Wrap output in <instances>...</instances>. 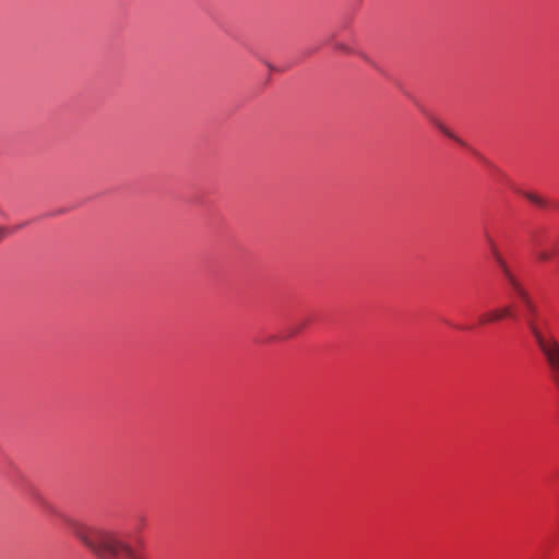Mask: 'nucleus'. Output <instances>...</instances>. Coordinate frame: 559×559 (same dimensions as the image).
<instances>
[{
    "mask_svg": "<svg viewBox=\"0 0 559 559\" xmlns=\"http://www.w3.org/2000/svg\"><path fill=\"white\" fill-rule=\"evenodd\" d=\"M522 194H523V195H524V197H525L530 202H532L533 204H535V205H537V206H542V207H543V206H545V205H546L545 200H544L542 197H539V195H537V194H535V193H533V192H523Z\"/></svg>",
    "mask_w": 559,
    "mask_h": 559,
    "instance_id": "obj_5",
    "label": "nucleus"
},
{
    "mask_svg": "<svg viewBox=\"0 0 559 559\" xmlns=\"http://www.w3.org/2000/svg\"><path fill=\"white\" fill-rule=\"evenodd\" d=\"M488 243H489L492 257H493L496 263L498 264V266L500 267L503 277L506 278V281L508 282V284L510 286L514 285V283H516L519 281V278L510 270L509 265L507 264L506 260L503 259V257L497 249V246L495 245V242L492 241L491 238H488Z\"/></svg>",
    "mask_w": 559,
    "mask_h": 559,
    "instance_id": "obj_2",
    "label": "nucleus"
},
{
    "mask_svg": "<svg viewBox=\"0 0 559 559\" xmlns=\"http://www.w3.org/2000/svg\"><path fill=\"white\" fill-rule=\"evenodd\" d=\"M340 49L346 50L344 46H338Z\"/></svg>",
    "mask_w": 559,
    "mask_h": 559,
    "instance_id": "obj_8",
    "label": "nucleus"
},
{
    "mask_svg": "<svg viewBox=\"0 0 559 559\" xmlns=\"http://www.w3.org/2000/svg\"><path fill=\"white\" fill-rule=\"evenodd\" d=\"M514 312L511 306H503L500 308L491 309L480 317V323L497 322L506 318H514Z\"/></svg>",
    "mask_w": 559,
    "mask_h": 559,
    "instance_id": "obj_3",
    "label": "nucleus"
},
{
    "mask_svg": "<svg viewBox=\"0 0 559 559\" xmlns=\"http://www.w3.org/2000/svg\"><path fill=\"white\" fill-rule=\"evenodd\" d=\"M4 231L0 228V239L2 238Z\"/></svg>",
    "mask_w": 559,
    "mask_h": 559,
    "instance_id": "obj_7",
    "label": "nucleus"
},
{
    "mask_svg": "<svg viewBox=\"0 0 559 559\" xmlns=\"http://www.w3.org/2000/svg\"><path fill=\"white\" fill-rule=\"evenodd\" d=\"M435 124L437 126V128L444 134L447 135L448 138L454 140L455 142H457L459 144L461 145H465V143L460 139L457 138L453 132H451L447 127H444L442 123H436Z\"/></svg>",
    "mask_w": 559,
    "mask_h": 559,
    "instance_id": "obj_6",
    "label": "nucleus"
},
{
    "mask_svg": "<svg viewBox=\"0 0 559 559\" xmlns=\"http://www.w3.org/2000/svg\"><path fill=\"white\" fill-rule=\"evenodd\" d=\"M557 252V249L554 248H539L535 250V255L540 261H548L550 260Z\"/></svg>",
    "mask_w": 559,
    "mask_h": 559,
    "instance_id": "obj_4",
    "label": "nucleus"
},
{
    "mask_svg": "<svg viewBox=\"0 0 559 559\" xmlns=\"http://www.w3.org/2000/svg\"><path fill=\"white\" fill-rule=\"evenodd\" d=\"M510 287L527 308L528 317L526 318V326L530 333L532 334L538 349L545 357V360L551 372V378L554 382L557 385H559V342L552 335L546 336L540 330L539 325L535 320L537 307L533 302L530 294L524 288L522 283L518 281L516 283H514V285H511Z\"/></svg>",
    "mask_w": 559,
    "mask_h": 559,
    "instance_id": "obj_1",
    "label": "nucleus"
}]
</instances>
